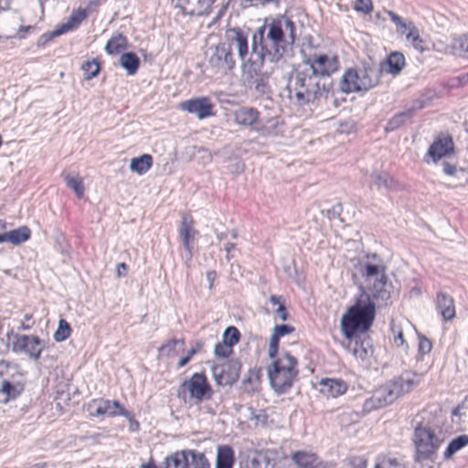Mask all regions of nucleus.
I'll return each mask as SVG.
<instances>
[{"label": "nucleus", "instance_id": "21", "mask_svg": "<svg viewBox=\"0 0 468 468\" xmlns=\"http://www.w3.org/2000/svg\"><path fill=\"white\" fill-rule=\"evenodd\" d=\"M86 17V9L78 8L74 10L65 23L58 25L55 28V35H62L77 28Z\"/></svg>", "mask_w": 468, "mask_h": 468}, {"label": "nucleus", "instance_id": "32", "mask_svg": "<svg viewBox=\"0 0 468 468\" xmlns=\"http://www.w3.org/2000/svg\"><path fill=\"white\" fill-rule=\"evenodd\" d=\"M352 353L359 363H365L371 357L373 349L368 342H356Z\"/></svg>", "mask_w": 468, "mask_h": 468}, {"label": "nucleus", "instance_id": "39", "mask_svg": "<svg viewBox=\"0 0 468 468\" xmlns=\"http://www.w3.org/2000/svg\"><path fill=\"white\" fill-rule=\"evenodd\" d=\"M67 186L74 191L79 198L84 196L83 180L79 175H67L65 176Z\"/></svg>", "mask_w": 468, "mask_h": 468}, {"label": "nucleus", "instance_id": "62", "mask_svg": "<svg viewBox=\"0 0 468 468\" xmlns=\"http://www.w3.org/2000/svg\"><path fill=\"white\" fill-rule=\"evenodd\" d=\"M200 347H201V344H198V343H197V344L196 345V346H193V347H191V348L188 350L186 356H187L189 359H191V357H192L194 355H196V354L197 353V351L200 349Z\"/></svg>", "mask_w": 468, "mask_h": 468}, {"label": "nucleus", "instance_id": "9", "mask_svg": "<svg viewBox=\"0 0 468 468\" xmlns=\"http://www.w3.org/2000/svg\"><path fill=\"white\" fill-rule=\"evenodd\" d=\"M235 64L233 52H230L229 47L225 46L223 42L210 48L207 67L213 73L227 75L234 69Z\"/></svg>", "mask_w": 468, "mask_h": 468}, {"label": "nucleus", "instance_id": "57", "mask_svg": "<svg viewBox=\"0 0 468 468\" xmlns=\"http://www.w3.org/2000/svg\"><path fill=\"white\" fill-rule=\"evenodd\" d=\"M461 48L464 56L468 58V34L461 38Z\"/></svg>", "mask_w": 468, "mask_h": 468}, {"label": "nucleus", "instance_id": "18", "mask_svg": "<svg viewBox=\"0 0 468 468\" xmlns=\"http://www.w3.org/2000/svg\"><path fill=\"white\" fill-rule=\"evenodd\" d=\"M259 115L256 109L242 107L234 112V121L238 125L254 128L259 124Z\"/></svg>", "mask_w": 468, "mask_h": 468}, {"label": "nucleus", "instance_id": "58", "mask_svg": "<svg viewBox=\"0 0 468 468\" xmlns=\"http://www.w3.org/2000/svg\"><path fill=\"white\" fill-rule=\"evenodd\" d=\"M456 170V166L449 163H445L443 165V172L448 176H453Z\"/></svg>", "mask_w": 468, "mask_h": 468}, {"label": "nucleus", "instance_id": "38", "mask_svg": "<svg viewBox=\"0 0 468 468\" xmlns=\"http://www.w3.org/2000/svg\"><path fill=\"white\" fill-rule=\"evenodd\" d=\"M241 468H273V465L270 463V459L265 453L258 452Z\"/></svg>", "mask_w": 468, "mask_h": 468}, {"label": "nucleus", "instance_id": "30", "mask_svg": "<svg viewBox=\"0 0 468 468\" xmlns=\"http://www.w3.org/2000/svg\"><path fill=\"white\" fill-rule=\"evenodd\" d=\"M127 47L126 37L122 34H114L106 43L105 51L110 55H116Z\"/></svg>", "mask_w": 468, "mask_h": 468}, {"label": "nucleus", "instance_id": "42", "mask_svg": "<svg viewBox=\"0 0 468 468\" xmlns=\"http://www.w3.org/2000/svg\"><path fill=\"white\" fill-rule=\"evenodd\" d=\"M70 333L71 328L69 324L66 320L60 319L58 321V328L54 334V339L57 342H62L70 335Z\"/></svg>", "mask_w": 468, "mask_h": 468}, {"label": "nucleus", "instance_id": "54", "mask_svg": "<svg viewBox=\"0 0 468 468\" xmlns=\"http://www.w3.org/2000/svg\"><path fill=\"white\" fill-rule=\"evenodd\" d=\"M60 35H55V29L49 33H46L41 36L38 40V45H45L48 41L52 40L54 37H59Z\"/></svg>", "mask_w": 468, "mask_h": 468}, {"label": "nucleus", "instance_id": "63", "mask_svg": "<svg viewBox=\"0 0 468 468\" xmlns=\"http://www.w3.org/2000/svg\"><path fill=\"white\" fill-rule=\"evenodd\" d=\"M394 343L397 346L403 345L404 339L402 333H399L397 336H395Z\"/></svg>", "mask_w": 468, "mask_h": 468}, {"label": "nucleus", "instance_id": "19", "mask_svg": "<svg viewBox=\"0 0 468 468\" xmlns=\"http://www.w3.org/2000/svg\"><path fill=\"white\" fill-rule=\"evenodd\" d=\"M406 65V60L402 53L392 52L388 58L381 63L379 74L381 72H387L392 75L399 74Z\"/></svg>", "mask_w": 468, "mask_h": 468}, {"label": "nucleus", "instance_id": "22", "mask_svg": "<svg viewBox=\"0 0 468 468\" xmlns=\"http://www.w3.org/2000/svg\"><path fill=\"white\" fill-rule=\"evenodd\" d=\"M292 458L298 468H324L322 462L313 452L299 451Z\"/></svg>", "mask_w": 468, "mask_h": 468}, {"label": "nucleus", "instance_id": "40", "mask_svg": "<svg viewBox=\"0 0 468 468\" xmlns=\"http://www.w3.org/2000/svg\"><path fill=\"white\" fill-rule=\"evenodd\" d=\"M411 46L420 53L430 50L429 42L420 36L419 29L411 27Z\"/></svg>", "mask_w": 468, "mask_h": 468}, {"label": "nucleus", "instance_id": "47", "mask_svg": "<svg viewBox=\"0 0 468 468\" xmlns=\"http://www.w3.org/2000/svg\"><path fill=\"white\" fill-rule=\"evenodd\" d=\"M377 399V395L374 392L373 395L369 399H367L363 405V409L365 411L369 412V411L378 410L379 408L385 407V405H384V403H382V401H380L379 399Z\"/></svg>", "mask_w": 468, "mask_h": 468}, {"label": "nucleus", "instance_id": "33", "mask_svg": "<svg viewBox=\"0 0 468 468\" xmlns=\"http://www.w3.org/2000/svg\"><path fill=\"white\" fill-rule=\"evenodd\" d=\"M185 342L183 339H172L165 345L159 347L160 356L174 357L177 353L184 349Z\"/></svg>", "mask_w": 468, "mask_h": 468}, {"label": "nucleus", "instance_id": "53", "mask_svg": "<svg viewBox=\"0 0 468 468\" xmlns=\"http://www.w3.org/2000/svg\"><path fill=\"white\" fill-rule=\"evenodd\" d=\"M351 468H367V461L363 457H354L350 461Z\"/></svg>", "mask_w": 468, "mask_h": 468}, {"label": "nucleus", "instance_id": "43", "mask_svg": "<svg viewBox=\"0 0 468 468\" xmlns=\"http://www.w3.org/2000/svg\"><path fill=\"white\" fill-rule=\"evenodd\" d=\"M81 69L84 71L85 79L90 80L99 74L101 68L99 62L93 59L91 61L85 62Z\"/></svg>", "mask_w": 468, "mask_h": 468}, {"label": "nucleus", "instance_id": "26", "mask_svg": "<svg viewBox=\"0 0 468 468\" xmlns=\"http://www.w3.org/2000/svg\"><path fill=\"white\" fill-rule=\"evenodd\" d=\"M186 468H210V463L204 452L197 450L186 449Z\"/></svg>", "mask_w": 468, "mask_h": 468}, {"label": "nucleus", "instance_id": "61", "mask_svg": "<svg viewBox=\"0 0 468 468\" xmlns=\"http://www.w3.org/2000/svg\"><path fill=\"white\" fill-rule=\"evenodd\" d=\"M206 276H207V280L208 282V288L211 289L212 285H213V282L216 278V272L213 271H207Z\"/></svg>", "mask_w": 468, "mask_h": 468}, {"label": "nucleus", "instance_id": "13", "mask_svg": "<svg viewBox=\"0 0 468 468\" xmlns=\"http://www.w3.org/2000/svg\"><path fill=\"white\" fill-rule=\"evenodd\" d=\"M179 109L197 116L198 120H203L215 115L214 104L211 100L206 96L195 97L181 101Z\"/></svg>", "mask_w": 468, "mask_h": 468}, {"label": "nucleus", "instance_id": "34", "mask_svg": "<svg viewBox=\"0 0 468 468\" xmlns=\"http://www.w3.org/2000/svg\"><path fill=\"white\" fill-rule=\"evenodd\" d=\"M186 449L176 451L174 453L168 455L165 460L164 468H186Z\"/></svg>", "mask_w": 468, "mask_h": 468}, {"label": "nucleus", "instance_id": "60", "mask_svg": "<svg viewBox=\"0 0 468 468\" xmlns=\"http://www.w3.org/2000/svg\"><path fill=\"white\" fill-rule=\"evenodd\" d=\"M270 303L272 305H278V306H280V304H284V302L282 301V297L281 296H276V295H271L270 297Z\"/></svg>", "mask_w": 468, "mask_h": 468}, {"label": "nucleus", "instance_id": "48", "mask_svg": "<svg viewBox=\"0 0 468 468\" xmlns=\"http://www.w3.org/2000/svg\"><path fill=\"white\" fill-rule=\"evenodd\" d=\"M376 468H405V465L396 458H383L377 463Z\"/></svg>", "mask_w": 468, "mask_h": 468}, {"label": "nucleus", "instance_id": "10", "mask_svg": "<svg viewBox=\"0 0 468 468\" xmlns=\"http://www.w3.org/2000/svg\"><path fill=\"white\" fill-rule=\"evenodd\" d=\"M415 444L417 462L431 459L435 454L441 441L433 431L427 428H417L415 430Z\"/></svg>", "mask_w": 468, "mask_h": 468}, {"label": "nucleus", "instance_id": "20", "mask_svg": "<svg viewBox=\"0 0 468 468\" xmlns=\"http://www.w3.org/2000/svg\"><path fill=\"white\" fill-rule=\"evenodd\" d=\"M374 392L377 395L376 399H379L387 406L394 402L402 394V388L399 383L395 382L380 387Z\"/></svg>", "mask_w": 468, "mask_h": 468}, {"label": "nucleus", "instance_id": "28", "mask_svg": "<svg viewBox=\"0 0 468 468\" xmlns=\"http://www.w3.org/2000/svg\"><path fill=\"white\" fill-rule=\"evenodd\" d=\"M152 164V156L145 154L139 157L132 158L129 167L132 172H135L138 175H144L151 168Z\"/></svg>", "mask_w": 468, "mask_h": 468}, {"label": "nucleus", "instance_id": "36", "mask_svg": "<svg viewBox=\"0 0 468 468\" xmlns=\"http://www.w3.org/2000/svg\"><path fill=\"white\" fill-rule=\"evenodd\" d=\"M369 187L381 191L389 187L388 175L384 172L375 171L370 175Z\"/></svg>", "mask_w": 468, "mask_h": 468}, {"label": "nucleus", "instance_id": "51", "mask_svg": "<svg viewBox=\"0 0 468 468\" xmlns=\"http://www.w3.org/2000/svg\"><path fill=\"white\" fill-rule=\"evenodd\" d=\"M232 352V347L229 345L217 344L215 346L214 353L218 356L227 357Z\"/></svg>", "mask_w": 468, "mask_h": 468}, {"label": "nucleus", "instance_id": "35", "mask_svg": "<svg viewBox=\"0 0 468 468\" xmlns=\"http://www.w3.org/2000/svg\"><path fill=\"white\" fill-rule=\"evenodd\" d=\"M468 445V435H460L452 440L444 452V458L451 459L457 452Z\"/></svg>", "mask_w": 468, "mask_h": 468}, {"label": "nucleus", "instance_id": "56", "mask_svg": "<svg viewBox=\"0 0 468 468\" xmlns=\"http://www.w3.org/2000/svg\"><path fill=\"white\" fill-rule=\"evenodd\" d=\"M127 270H128L127 265L124 262L118 264L117 269H116L117 276H119V277L126 276Z\"/></svg>", "mask_w": 468, "mask_h": 468}, {"label": "nucleus", "instance_id": "4", "mask_svg": "<svg viewBox=\"0 0 468 468\" xmlns=\"http://www.w3.org/2000/svg\"><path fill=\"white\" fill-rule=\"evenodd\" d=\"M297 361L288 352L281 354L268 368V377L271 388L276 393L286 392L292 385L297 375Z\"/></svg>", "mask_w": 468, "mask_h": 468}, {"label": "nucleus", "instance_id": "14", "mask_svg": "<svg viewBox=\"0 0 468 468\" xmlns=\"http://www.w3.org/2000/svg\"><path fill=\"white\" fill-rule=\"evenodd\" d=\"M240 367L238 360H229L212 367V376L218 385H232L239 378Z\"/></svg>", "mask_w": 468, "mask_h": 468}, {"label": "nucleus", "instance_id": "45", "mask_svg": "<svg viewBox=\"0 0 468 468\" xmlns=\"http://www.w3.org/2000/svg\"><path fill=\"white\" fill-rule=\"evenodd\" d=\"M418 336V351L421 355L429 354L431 351L432 348V343L431 341L426 337L425 335H421L420 333L417 332Z\"/></svg>", "mask_w": 468, "mask_h": 468}, {"label": "nucleus", "instance_id": "15", "mask_svg": "<svg viewBox=\"0 0 468 468\" xmlns=\"http://www.w3.org/2000/svg\"><path fill=\"white\" fill-rule=\"evenodd\" d=\"M197 231L194 229V222L190 216L184 215L181 218L179 227V236L186 250V262L188 263L192 260V244L194 242Z\"/></svg>", "mask_w": 468, "mask_h": 468}, {"label": "nucleus", "instance_id": "12", "mask_svg": "<svg viewBox=\"0 0 468 468\" xmlns=\"http://www.w3.org/2000/svg\"><path fill=\"white\" fill-rule=\"evenodd\" d=\"M88 411L90 416L114 417L122 415L126 419H132V413L124 410L120 403L115 400L94 399L88 404Z\"/></svg>", "mask_w": 468, "mask_h": 468}, {"label": "nucleus", "instance_id": "16", "mask_svg": "<svg viewBox=\"0 0 468 468\" xmlns=\"http://www.w3.org/2000/svg\"><path fill=\"white\" fill-rule=\"evenodd\" d=\"M215 0H176V7L183 14L189 16H204L210 11Z\"/></svg>", "mask_w": 468, "mask_h": 468}, {"label": "nucleus", "instance_id": "31", "mask_svg": "<svg viewBox=\"0 0 468 468\" xmlns=\"http://www.w3.org/2000/svg\"><path fill=\"white\" fill-rule=\"evenodd\" d=\"M119 63L128 75H134L139 68L140 60L134 53L127 52L120 57Z\"/></svg>", "mask_w": 468, "mask_h": 468}, {"label": "nucleus", "instance_id": "11", "mask_svg": "<svg viewBox=\"0 0 468 468\" xmlns=\"http://www.w3.org/2000/svg\"><path fill=\"white\" fill-rule=\"evenodd\" d=\"M314 69L316 74L322 77V80L330 84L329 76L335 72L339 67L338 58L335 54L314 55L303 61Z\"/></svg>", "mask_w": 468, "mask_h": 468}, {"label": "nucleus", "instance_id": "17", "mask_svg": "<svg viewBox=\"0 0 468 468\" xmlns=\"http://www.w3.org/2000/svg\"><path fill=\"white\" fill-rule=\"evenodd\" d=\"M454 150V144L450 135H440L430 146L428 154L434 162L451 154Z\"/></svg>", "mask_w": 468, "mask_h": 468}, {"label": "nucleus", "instance_id": "6", "mask_svg": "<svg viewBox=\"0 0 468 468\" xmlns=\"http://www.w3.org/2000/svg\"><path fill=\"white\" fill-rule=\"evenodd\" d=\"M0 402L16 399L24 389L25 378L16 364L0 361Z\"/></svg>", "mask_w": 468, "mask_h": 468}, {"label": "nucleus", "instance_id": "8", "mask_svg": "<svg viewBox=\"0 0 468 468\" xmlns=\"http://www.w3.org/2000/svg\"><path fill=\"white\" fill-rule=\"evenodd\" d=\"M11 346L13 352L24 354L29 359L37 361L46 347V341L35 335L15 334Z\"/></svg>", "mask_w": 468, "mask_h": 468}, {"label": "nucleus", "instance_id": "25", "mask_svg": "<svg viewBox=\"0 0 468 468\" xmlns=\"http://www.w3.org/2000/svg\"><path fill=\"white\" fill-rule=\"evenodd\" d=\"M293 330V327L287 324L274 326L269 344L268 354L270 357L273 358L276 356L280 337L292 333Z\"/></svg>", "mask_w": 468, "mask_h": 468}, {"label": "nucleus", "instance_id": "52", "mask_svg": "<svg viewBox=\"0 0 468 468\" xmlns=\"http://www.w3.org/2000/svg\"><path fill=\"white\" fill-rule=\"evenodd\" d=\"M413 282H415V285L411 287V298H419L423 294L424 292H426V288L420 280L413 278Z\"/></svg>", "mask_w": 468, "mask_h": 468}, {"label": "nucleus", "instance_id": "3", "mask_svg": "<svg viewBox=\"0 0 468 468\" xmlns=\"http://www.w3.org/2000/svg\"><path fill=\"white\" fill-rule=\"evenodd\" d=\"M327 81L322 80L308 63L303 62L292 74L288 82L289 97L295 98L299 105L314 102L327 91Z\"/></svg>", "mask_w": 468, "mask_h": 468}, {"label": "nucleus", "instance_id": "37", "mask_svg": "<svg viewBox=\"0 0 468 468\" xmlns=\"http://www.w3.org/2000/svg\"><path fill=\"white\" fill-rule=\"evenodd\" d=\"M437 97L434 90L428 89L411 102V112L421 110L429 105Z\"/></svg>", "mask_w": 468, "mask_h": 468}, {"label": "nucleus", "instance_id": "1", "mask_svg": "<svg viewBox=\"0 0 468 468\" xmlns=\"http://www.w3.org/2000/svg\"><path fill=\"white\" fill-rule=\"evenodd\" d=\"M296 39L294 23L286 16H280L260 27L251 38V52L249 55L248 35L239 28L226 32L225 46L229 51L235 49L239 59L248 65L256 75L269 76L285 52L291 49Z\"/></svg>", "mask_w": 468, "mask_h": 468}, {"label": "nucleus", "instance_id": "44", "mask_svg": "<svg viewBox=\"0 0 468 468\" xmlns=\"http://www.w3.org/2000/svg\"><path fill=\"white\" fill-rule=\"evenodd\" d=\"M239 340V332L234 326L228 327L223 335V343L226 345H229V346H233Z\"/></svg>", "mask_w": 468, "mask_h": 468}, {"label": "nucleus", "instance_id": "49", "mask_svg": "<svg viewBox=\"0 0 468 468\" xmlns=\"http://www.w3.org/2000/svg\"><path fill=\"white\" fill-rule=\"evenodd\" d=\"M354 8L361 13L368 14L372 11L373 5L371 0H356Z\"/></svg>", "mask_w": 468, "mask_h": 468}, {"label": "nucleus", "instance_id": "5", "mask_svg": "<svg viewBox=\"0 0 468 468\" xmlns=\"http://www.w3.org/2000/svg\"><path fill=\"white\" fill-rule=\"evenodd\" d=\"M379 70L377 67L365 66L361 69H346L339 82L341 91L345 93L368 90L378 85Z\"/></svg>", "mask_w": 468, "mask_h": 468}, {"label": "nucleus", "instance_id": "59", "mask_svg": "<svg viewBox=\"0 0 468 468\" xmlns=\"http://www.w3.org/2000/svg\"><path fill=\"white\" fill-rule=\"evenodd\" d=\"M235 248H236V244L235 243H233V242L226 243L224 250L226 251V259H227L228 261H230V258H231L230 251L232 250H234Z\"/></svg>", "mask_w": 468, "mask_h": 468}, {"label": "nucleus", "instance_id": "29", "mask_svg": "<svg viewBox=\"0 0 468 468\" xmlns=\"http://www.w3.org/2000/svg\"><path fill=\"white\" fill-rule=\"evenodd\" d=\"M233 451L229 446H218L216 468H231L233 464Z\"/></svg>", "mask_w": 468, "mask_h": 468}, {"label": "nucleus", "instance_id": "23", "mask_svg": "<svg viewBox=\"0 0 468 468\" xmlns=\"http://www.w3.org/2000/svg\"><path fill=\"white\" fill-rule=\"evenodd\" d=\"M320 391L326 396L336 398L344 394L346 390V385L339 379L325 378L320 382Z\"/></svg>", "mask_w": 468, "mask_h": 468}, {"label": "nucleus", "instance_id": "41", "mask_svg": "<svg viewBox=\"0 0 468 468\" xmlns=\"http://www.w3.org/2000/svg\"><path fill=\"white\" fill-rule=\"evenodd\" d=\"M260 374L258 369H250L243 379L244 389L252 392L259 384Z\"/></svg>", "mask_w": 468, "mask_h": 468}, {"label": "nucleus", "instance_id": "2", "mask_svg": "<svg viewBox=\"0 0 468 468\" xmlns=\"http://www.w3.org/2000/svg\"><path fill=\"white\" fill-rule=\"evenodd\" d=\"M359 272L364 279V286L369 292L363 291L356 303L341 317V330L348 339L368 331L375 319L376 307L387 305L390 298L386 266L379 257L375 254L368 256L367 261L360 264Z\"/></svg>", "mask_w": 468, "mask_h": 468}, {"label": "nucleus", "instance_id": "27", "mask_svg": "<svg viewBox=\"0 0 468 468\" xmlns=\"http://www.w3.org/2000/svg\"><path fill=\"white\" fill-rule=\"evenodd\" d=\"M2 235L3 242L9 241L12 244L17 245L29 239L30 230L27 227H21L9 232H2Z\"/></svg>", "mask_w": 468, "mask_h": 468}, {"label": "nucleus", "instance_id": "55", "mask_svg": "<svg viewBox=\"0 0 468 468\" xmlns=\"http://www.w3.org/2000/svg\"><path fill=\"white\" fill-rule=\"evenodd\" d=\"M275 314L282 321H286L287 313L284 304H280V306H278L277 310L275 311Z\"/></svg>", "mask_w": 468, "mask_h": 468}, {"label": "nucleus", "instance_id": "7", "mask_svg": "<svg viewBox=\"0 0 468 468\" xmlns=\"http://www.w3.org/2000/svg\"><path fill=\"white\" fill-rule=\"evenodd\" d=\"M212 395V389L204 374L195 373L188 380L184 381L178 388V396L186 400L200 402L207 399Z\"/></svg>", "mask_w": 468, "mask_h": 468}, {"label": "nucleus", "instance_id": "50", "mask_svg": "<svg viewBox=\"0 0 468 468\" xmlns=\"http://www.w3.org/2000/svg\"><path fill=\"white\" fill-rule=\"evenodd\" d=\"M385 14L390 17V19L396 24L397 30L399 33H404L406 30V24L402 22L400 16L392 11H386Z\"/></svg>", "mask_w": 468, "mask_h": 468}, {"label": "nucleus", "instance_id": "46", "mask_svg": "<svg viewBox=\"0 0 468 468\" xmlns=\"http://www.w3.org/2000/svg\"><path fill=\"white\" fill-rule=\"evenodd\" d=\"M409 119V115L405 112L399 113L396 116H394L389 122L388 123V126L386 127V130L388 131H393L399 127H400L403 123H405Z\"/></svg>", "mask_w": 468, "mask_h": 468}, {"label": "nucleus", "instance_id": "64", "mask_svg": "<svg viewBox=\"0 0 468 468\" xmlns=\"http://www.w3.org/2000/svg\"><path fill=\"white\" fill-rule=\"evenodd\" d=\"M189 360L190 359L186 356L180 358L178 361V367H182L186 366L189 362Z\"/></svg>", "mask_w": 468, "mask_h": 468}, {"label": "nucleus", "instance_id": "24", "mask_svg": "<svg viewBox=\"0 0 468 468\" xmlns=\"http://www.w3.org/2000/svg\"><path fill=\"white\" fill-rule=\"evenodd\" d=\"M437 306L445 321H450L455 317L453 299L450 295L439 292L437 294Z\"/></svg>", "mask_w": 468, "mask_h": 468}]
</instances>
